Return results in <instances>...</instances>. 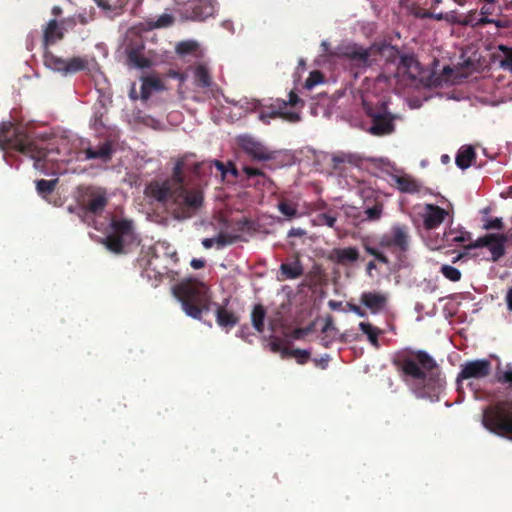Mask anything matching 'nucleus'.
I'll return each mask as SVG.
<instances>
[{
    "label": "nucleus",
    "mask_w": 512,
    "mask_h": 512,
    "mask_svg": "<svg viewBox=\"0 0 512 512\" xmlns=\"http://www.w3.org/2000/svg\"><path fill=\"white\" fill-rule=\"evenodd\" d=\"M393 364L418 398L432 399L444 388L439 365L424 350H404L395 356Z\"/></svg>",
    "instance_id": "f257e3e1"
},
{
    "label": "nucleus",
    "mask_w": 512,
    "mask_h": 512,
    "mask_svg": "<svg viewBox=\"0 0 512 512\" xmlns=\"http://www.w3.org/2000/svg\"><path fill=\"white\" fill-rule=\"evenodd\" d=\"M381 54L386 57H393L392 61L386 63L385 70L391 73L396 67L395 77L403 86L436 87L456 84L466 78L469 73L470 62H465V66L457 68L444 67L441 74L435 75L429 69L422 68L413 56H398V51L393 46L382 47Z\"/></svg>",
    "instance_id": "f03ea898"
},
{
    "label": "nucleus",
    "mask_w": 512,
    "mask_h": 512,
    "mask_svg": "<svg viewBox=\"0 0 512 512\" xmlns=\"http://www.w3.org/2000/svg\"><path fill=\"white\" fill-rule=\"evenodd\" d=\"M0 148L12 149L30 157L36 169L44 170L47 162L54 161L49 158L51 152L43 143L36 141L24 128L10 122L0 125Z\"/></svg>",
    "instance_id": "7ed1b4c3"
},
{
    "label": "nucleus",
    "mask_w": 512,
    "mask_h": 512,
    "mask_svg": "<svg viewBox=\"0 0 512 512\" xmlns=\"http://www.w3.org/2000/svg\"><path fill=\"white\" fill-rule=\"evenodd\" d=\"M174 294L181 302L184 312L194 319H201L202 313L209 311L208 287L202 282H182L174 288Z\"/></svg>",
    "instance_id": "20e7f679"
},
{
    "label": "nucleus",
    "mask_w": 512,
    "mask_h": 512,
    "mask_svg": "<svg viewBox=\"0 0 512 512\" xmlns=\"http://www.w3.org/2000/svg\"><path fill=\"white\" fill-rule=\"evenodd\" d=\"M482 424L490 432L512 440V400L497 401L483 410Z\"/></svg>",
    "instance_id": "39448f33"
},
{
    "label": "nucleus",
    "mask_w": 512,
    "mask_h": 512,
    "mask_svg": "<svg viewBox=\"0 0 512 512\" xmlns=\"http://www.w3.org/2000/svg\"><path fill=\"white\" fill-rule=\"evenodd\" d=\"M184 167V159H179L173 168V173L170 178L165 180H152L147 183L144 188L145 197L170 207L174 195V188L179 185L180 175Z\"/></svg>",
    "instance_id": "423d86ee"
},
{
    "label": "nucleus",
    "mask_w": 512,
    "mask_h": 512,
    "mask_svg": "<svg viewBox=\"0 0 512 512\" xmlns=\"http://www.w3.org/2000/svg\"><path fill=\"white\" fill-rule=\"evenodd\" d=\"M174 189L170 208L176 218H188L202 206V193L198 190L185 188L183 171L180 175L179 185Z\"/></svg>",
    "instance_id": "0eeeda50"
},
{
    "label": "nucleus",
    "mask_w": 512,
    "mask_h": 512,
    "mask_svg": "<svg viewBox=\"0 0 512 512\" xmlns=\"http://www.w3.org/2000/svg\"><path fill=\"white\" fill-rule=\"evenodd\" d=\"M365 114L371 119L369 132L375 136H382L394 130L393 117L388 111L387 102L373 103L371 98H360Z\"/></svg>",
    "instance_id": "6e6552de"
},
{
    "label": "nucleus",
    "mask_w": 512,
    "mask_h": 512,
    "mask_svg": "<svg viewBox=\"0 0 512 512\" xmlns=\"http://www.w3.org/2000/svg\"><path fill=\"white\" fill-rule=\"evenodd\" d=\"M273 100L261 112V118H282L289 122H297L300 120V113L304 107L303 98H269Z\"/></svg>",
    "instance_id": "1a4fd4ad"
},
{
    "label": "nucleus",
    "mask_w": 512,
    "mask_h": 512,
    "mask_svg": "<svg viewBox=\"0 0 512 512\" xmlns=\"http://www.w3.org/2000/svg\"><path fill=\"white\" fill-rule=\"evenodd\" d=\"M77 203L84 214L100 215L108 204L106 190L97 186H80Z\"/></svg>",
    "instance_id": "9d476101"
},
{
    "label": "nucleus",
    "mask_w": 512,
    "mask_h": 512,
    "mask_svg": "<svg viewBox=\"0 0 512 512\" xmlns=\"http://www.w3.org/2000/svg\"><path fill=\"white\" fill-rule=\"evenodd\" d=\"M111 233L106 237V246L113 253L126 252L125 246L135 240L133 223L128 219L112 220Z\"/></svg>",
    "instance_id": "9b49d317"
},
{
    "label": "nucleus",
    "mask_w": 512,
    "mask_h": 512,
    "mask_svg": "<svg viewBox=\"0 0 512 512\" xmlns=\"http://www.w3.org/2000/svg\"><path fill=\"white\" fill-rule=\"evenodd\" d=\"M382 248L391 249L399 259L410 246L409 229L406 225H394L389 233L384 234L379 241Z\"/></svg>",
    "instance_id": "f8f14e48"
},
{
    "label": "nucleus",
    "mask_w": 512,
    "mask_h": 512,
    "mask_svg": "<svg viewBox=\"0 0 512 512\" xmlns=\"http://www.w3.org/2000/svg\"><path fill=\"white\" fill-rule=\"evenodd\" d=\"M237 144L240 149L253 160L268 161L275 158V153L273 151L251 135H239L237 137Z\"/></svg>",
    "instance_id": "ddd939ff"
},
{
    "label": "nucleus",
    "mask_w": 512,
    "mask_h": 512,
    "mask_svg": "<svg viewBox=\"0 0 512 512\" xmlns=\"http://www.w3.org/2000/svg\"><path fill=\"white\" fill-rule=\"evenodd\" d=\"M492 371L491 362L488 359H477L467 361L461 365V370L457 376V382L468 379H483L490 375Z\"/></svg>",
    "instance_id": "4468645a"
},
{
    "label": "nucleus",
    "mask_w": 512,
    "mask_h": 512,
    "mask_svg": "<svg viewBox=\"0 0 512 512\" xmlns=\"http://www.w3.org/2000/svg\"><path fill=\"white\" fill-rule=\"evenodd\" d=\"M505 244L506 242L499 234L491 233L478 238L475 242H470L464 247L466 249L487 247L491 253L492 261L497 262L505 255Z\"/></svg>",
    "instance_id": "2eb2a0df"
},
{
    "label": "nucleus",
    "mask_w": 512,
    "mask_h": 512,
    "mask_svg": "<svg viewBox=\"0 0 512 512\" xmlns=\"http://www.w3.org/2000/svg\"><path fill=\"white\" fill-rule=\"evenodd\" d=\"M215 166L221 177L224 179L228 174L232 175L233 178L237 179L239 177V171L236 165L233 162H228L225 165L223 162L219 160L214 161H206L194 164V173L200 175L205 169H212Z\"/></svg>",
    "instance_id": "dca6fc26"
},
{
    "label": "nucleus",
    "mask_w": 512,
    "mask_h": 512,
    "mask_svg": "<svg viewBox=\"0 0 512 512\" xmlns=\"http://www.w3.org/2000/svg\"><path fill=\"white\" fill-rule=\"evenodd\" d=\"M388 294L384 292L369 291L363 292L360 302L370 310L372 314L381 312L388 303Z\"/></svg>",
    "instance_id": "f3484780"
},
{
    "label": "nucleus",
    "mask_w": 512,
    "mask_h": 512,
    "mask_svg": "<svg viewBox=\"0 0 512 512\" xmlns=\"http://www.w3.org/2000/svg\"><path fill=\"white\" fill-rule=\"evenodd\" d=\"M447 211L435 204H426L425 212L423 214V225L427 230H433L438 228L446 216Z\"/></svg>",
    "instance_id": "a211bd4d"
},
{
    "label": "nucleus",
    "mask_w": 512,
    "mask_h": 512,
    "mask_svg": "<svg viewBox=\"0 0 512 512\" xmlns=\"http://www.w3.org/2000/svg\"><path fill=\"white\" fill-rule=\"evenodd\" d=\"M177 4L185 5L191 3L193 19L204 20L214 14V0H174Z\"/></svg>",
    "instance_id": "6ab92c4d"
},
{
    "label": "nucleus",
    "mask_w": 512,
    "mask_h": 512,
    "mask_svg": "<svg viewBox=\"0 0 512 512\" xmlns=\"http://www.w3.org/2000/svg\"><path fill=\"white\" fill-rule=\"evenodd\" d=\"M216 306V322L221 328L229 331L238 324L240 317L233 310L229 309L226 304H216Z\"/></svg>",
    "instance_id": "aec40b11"
},
{
    "label": "nucleus",
    "mask_w": 512,
    "mask_h": 512,
    "mask_svg": "<svg viewBox=\"0 0 512 512\" xmlns=\"http://www.w3.org/2000/svg\"><path fill=\"white\" fill-rule=\"evenodd\" d=\"M175 53L182 58H201L204 55V50L202 49L199 42L193 39H188L180 41L175 45Z\"/></svg>",
    "instance_id": "412c9836"
},
{
    "label": "nucleus",
    "mask_w": 512,
    "mask_h": 512,
    "mask_svg": "<svg viewBox=\"0 0 512 512\" xmlns=\"http://www.w3.org/2000/svg\"><path fill=\"white\" fill-rule=\"evenodd\" d=\"M165 90V81L157 75H148L141 79V96H151Z\"/></svg>",
    "instance_id": "4be33fe9"
},
{
    "label": "nucleus",
    "mask_w": 512,
    "mask_h": 512,
    "mask_svg": "<svg viewBox=\"0 0 512 512\" xmlns=\"http://www.w3.org/2000/svg\"><path fill=\"white\" fill-rule=\"evenodd\" d=\"M86 160L99 159L103 162H108L112 158L113 147L111 142L106 141L101 143L98 147H88L83 150Z\"/></svg>",
    "instance_id": "5701e85b"
},
{
    "label": "nucleus",
    "mask_w": 512,
    "mask_h": 512,
    "mask_svg": "<svg viewBox=\"0 0 512 512\" xmlns=\"http://www.w3.org/2000/svg\"><path fill=\"white\" fill-rule=\"evenodd\" d=\"M330 259L339 265H347L359 259V252L355 247L333 249Z\"/></svg>",
    "instance_id": "b1692460"
},
{
    "label": "nucleus",
    "mask_w": 512,
    "mask_h": 512,
    "mask_svg": "<svg viewBox=\"0 0 512 512\" xmlns=\"http://www.w3.org/2000/svg\"><path fill=\"white\" fill-rule=\"evenodd\" d=\"M303 273L304 269L299 256H296L292 262L280 265L281 280H294L301 277Z\"/></svg>",
    "instance_id": "393cba45"
},
{
    "label": "nucleus",
    "mask_w": 512,
    "mask_h": 512,
    "mask_svg": "<svg viewBox=\"0 0 512 512\" xmlns=\"http://www.w3.org/2000/svg\"><path fill=\"white\" fill-rule=\"evenodd\" d=\"M373 50H366L358 46H350L346 48L345 55L350 59L353 65L357 67H366L368 59Z\"/></svg>",
    "instance_id": "a878e982"
},
{
    "label": "nucleus",
    "mask_w": 512,
    "mask_h": 512,
    "mask_svg": "<svg viewBox=\"0 0 512 512\" xmlns=\"http://www.w3.org/2000/svg\"><path fill=\"white\" fill-rule=\"evenodd\" d=\"M393 179L397 189L402 193L414 194L420 191L419 183L409 175H395Z\"/></svg>",
    "instance_id": "bb28decb"
},
{
    "label": "nucleus",
    "mask_w": 512,
    "mask_h": 512,
    "mask_svg": "<svg viewBox=\"0 0 512 512\" xmlns=\"http://www.w3.org/2000/svg\"><path fill=\"white\" fill-rule=\"evenodd\" d=\"M63 37V32L61 27L58 25L57 21L51 20L47 24L44 30V45L45 47L54 44L56 41L60 40Z\"/></svg>",
    "instance_id": "cd10ccee"
},
{
    "label": "nucleus",
    "mask_w": 512,
    "mask_h": 512,
    "mask_svg": "<svg viewBox=\"0 0 512 512\" xmlns=\"http://www.w3.org/2000/svg\"><path fill=\"white\" fill-rule=\"evenodd\" d=\"M476 153L472 146L462 147L456 155V165L461 169H467L475 159Z\"/></svg>",
    "instance_id": "c85d7f7f"
},
{
    "label": "nucleus",
    "mask_w": 512,
    "mask_h": 512,
    "mask_svg": "<svg viewBox=\"0 0 512 512\" xmlns=\"http://www.w3.org/2000/svg\"><path fill=\"white\" fill-rule=\"evenodd\" d=\"M498 53L495 55L499 66L512 73V48L505 45L498 46Z\"/></svg>",
    "instance_id": "c756f323"
},
{
    "label": "nucleus",
    "mask_w": 512,
    "mask_h": 512,
    "mask_svg": "<svg viewBox=\"0 0 512 512\" xmlns=\"http://www.w3.org/2000/svg\"><path fill=\"white\" fill-rule=\"evenodd\" d=\"M359 328L367 336L371 345L375 348H379L380 345L378 338L382 334V330L368 322H360Z\"/></svg>",
    "instance_id": "7c9ffc66"
},
{
    "label": "nucleus",
    "mask_w": 512,
    "mask_h": 512,
    "mask_svg": "<svg viewBox=\"0 0 512 512\" xmlns=\"http://www.w3.org/2000/svg\"><path fill=\"white\" fill-rule=\"evenodd\" d=\"M362 159L356 155L351 153H338L333 155L332 157V163L334 169H339L340 165L343 163H348L353 166H359Z\"/></svg>",
    "instance_id": "2f4dec72"
},
{
    "label": "nucleus",
    "mask_w": 512,
    "mask_h": 512,
    "mask_svg": "<svg viewBox=\"0 0 512 512\" xmlns=\"http://www.w3.org/2000/svg\"><path fill=\"white\" fill-rule=\"evenodd\" d=\"M266 317V310L263 305L257 304L254 306L251 313V321L254 329L258 333H262L264 331V320Z\"/></svg>",
    "instance_id": "473e14b6"
},
{
    "label": "nucleus",
    "mask_w": 512,
    "mask_h": 512,
    "mask_svg": "<svg viewBox=\"0 0 512 512\" xmlns=\"http://www.w3.org/2000/svg\"><path fill=\"white\" fill-rule=\"evenodd\" d=\"M44 63L51 70L61 72L63 74L65 73L66 59L58 57L51 52L45 51Z\"/></svg>",
    "instance_id": "72a5a7b5"
},
{
    "label": "nucleus",
    "mask_w": 512,
    "mask_h": 512,
    "mask_svg": "<svg viewBox=\"0 0 512 512\" xmlns=\"http://www.w3.org/2000/svg\"><path fill=\"white\" fill-rule=\"evenodd\" d=\"M88 66V61L86 58L82 57H73L70 59H66L65 65V73L64 74H72L78 71L86 69Z\"/></svg>",
    "instance_id": "f704fd0d"
},
{
    "label": "nucleus",
    "mask_w": 512,
    "mask_h": 512,
    "mask_svg": "<svg viewBox=\"0 0 512 512\" xmlns=\"http://www.w3.org/2000/svg\"><path fill=\"white\" fill-rule=\"evenodd\" d=\"M365 220L378 221L383 214V203L381 201H375L372 207H367L363 211Z\"/></svg>",
    "instance_id": "c9c22d12"
},
{
    "label": "nucleus",
    "mask_w": 512,
    "mask_h": 512,
    "mask_svg": "<svg viewBox=\"0 0 512 512\" xmlns=\"http://www.w3.org/2000/svg\"><path fill=\"white\" fill-rule=\"evenodd\" d=\"M283 356L294 357L297 360V363L303 365L310 358V352L302 349H288L284 348Z\"/></svg>",
    "instance_id": "e433bc0d"
},
{
    "label": "nucleus",
    "mask_w": 512,
    "mask_h": 512,
    "mask_svg": "<svg viewBox=\"0 0 512 512\" xmlns=\"http://www.w3.org/2000/svg\"><path fill=\"white\" fill-rule=\"evenodd\" d=\"M56 182H57V180H45V179L38 180L36 182L37 192L42 197H47L54 191Z\"/></svg>",
    "instance_id": "4c0bfd02"
},
{
    "label": "nucleus",
    "mask_w": 512,
    "mask_h": 512,
    "mask_svg": "<svg viewBox=\"0 0 512 512\" xmlns=\"http://www.w3.org/2000/svg\"><path fill=\"white\" fill-rule=\"evenodd\" d=\"M107 104H112V98H98L97 102L94 104V117L96 122L102 123V118L107 110Z\"/></svg>",
    "instance_id": "58836bf2"
},
{
    "label": "nucleus",
    "mask_w": 512,
    "mask_h": 512,
    "mask_svg": "<svg viewBox=\"0 0 512 512\" xmlns=\"http://www.w3.org/2000/svg\"><path fill=\"white\" fill-rule=\"evenodd\" d=\"M278 209L279 211L289 219L294 218L297 216V205L291 201L288 200H281L278 203Z\"/></svg>",
    "instance_id": "ea45409f"
},
{
    "label": "nucleus",
    "mask_w": 512,
    "mask_h": 512,
    "mask_svg": "<svg viewBox=\"0 0 512 512\" xmlns=\"http://www.w3.org/2000/svg\"><path fill=\"white\" fill-rule=\"evenodd\" d=\"M440 272L446 279H448L452 282L459 281L462 276L459 269H457L451 265H447V264L441 266Z\"/></svg>",
    "instance_id": "a19ab883"
},
{
    "label": "nucleus",
    "mask_w": 512,
    "mask_h": 512,
    "mask_svg": "<svg viewBox=\"0 0 512 512\" xmlns=\"http://www.w3.org/2000/svg\"><path fill=\"white\" fill-rule=\"evenodd\" d=\"M173 17L169 13H163L155 21L150 22L151 28H166L173 24Z\"/></svg>",
    "instance_id": "79ce46f5"
},
{
    "label": "nucleus",
    "mask_w": 512,
    "mask_h": 512,
    "mask_svg": "<svg viewBox=\"0 0 512 512\" xmlns=\"http://www.w3.org/2000/svg\"><path fill=\"white\" fill-rule=\"evenodd\" d=\"M363 248L368 254L374 256L375 259L378 260L380 263L386 265L389 264V259L387 258V256L381 251H379L377 248L370 246L366 242L363 243Z\"/></svg>",
    "instance_id": "37998d69"
},
{
    "label": "nucleus",
    "mask_w": 512,
    "mask_h": 512,
    "mask_svg": "<svg viewBox=\"0 0 512 512\" xmlns=\"http://www.w3.org/2000/svg\"><path fill=\"white\" fill-rule=\"evenodd\" d=\"M238 239L237 236L229 235L226 233H220L215 237L216 246L218 249L223 248L227 245H231Z\"/></svg>",
    "instance_id": "c03bdc74"
},
{
    "label": "nucleus",
    "mask_w": 512,
    "mask_h": 512,
    "mask_svg": "<svg viewBox=\"0 0 512 512\" xmlns=\"http://www.w3.org/2000/svg\"><path fill=\"white\" fill-rule=\"evenodd\" d=\"M195 81L202 86L209 84V75L207 70L203 66H198L194 70Z\"/></svg>",
    "instance_id": "a18cd8bd"
},
{
    "label": "nucleus",
    "mask_w": 512,
    "mask_h": 512,
    "mask_svg": "<svg viewBox=\"0 0 512 512\" xmlns=\"http://www.w3.org/2000/svg\"><path fill=\"white\" fill-rule=\"evenodd\" d=\"M503 226L502 218H483V228L485 230H501Z\"/></svg>",
    "instance_id": "49530a36"
},
{
    "label": "nucleus",
    "mask_w": 512,
    "mask_h": 512,
    "mask_svg": "<svg viewBox=\"0 0 512 512\" xmlns=\"http://www.w3.org/2000/svg\"><path fill=\"white\" fill-rule=\"evenodd\" d=\"M495 377H496L497 382H499L501 384H507L510 387H512V369L511 368H509L506 371H501L500 369H498Z\"/></svg>",
    "instance_id": "de8ad7c7"
},
{
    "label": "nucleus",
    "mask_w": 512,
    "mask_h": 512,
    "mask_svg": "<svg viewBox=\"0 0 512 512\" xmlns=\"http://www.w3.org/2000/svg\"><path fill=\"white\" fill-rule=\"evenodd\" d=\"M323 81L322 75L318 71L311 72L308 79L305 82V88L307 90H311L317 84H320Z\"/></svg>",
    "instance_id": "09e8293b"
},
{
    "label": "nucleus",
    "mask_w": 512,
    "mask_h": 512,
    "mask_svg": "<svg viewBox=\"0 0 512 512\" xmlns=\"http://www.w3.org/2000/svg\"><path fill=\"white\" fill-rule=\"evenodd\" d=\"M453 232H450L447 235V241H451L454 243H465L471 240V235L469 232H460L459 234L453 235Z\"/></svg>",
    "instance_id": "8fccbe9b"
},
{
    "label": "nucleus",
    "mask_w": 512,
    "mask_h": 512,
    "mask_svg": "<svg viewBox=\"0 0 512 512\" xmlns=\"http://www.w3.org/2000/svg\"><path fill=\"white\" fill-rule=\"evenodd\" d=\"M318 221L322 225H326L330 228H333L336 224L337 219L335 216H333L331 214L322 213V214L318 215Z\"/></svg>",
    "instance_id": "3c124183"
},
{
    "label": "nucleus",
    "mask_w": 512,
    "mask_h": 512,
    "mask_svg": "<svg viewBox=\"0 0 512 512\" xmlns=\"http://www.w3.org/2000/svg\"><path fill=\"white\" fill-rule=\"evenodd\" d=\"M444 21L450 23V24H467L466 21H463L460 19L458 14L455 11H450L445 13Z\"/></svg>",
    "instance_id": "603ef678"
},
{
    "label": "nucleus",
    "mask_w": 512,
    "mask_h": 512,
    "mask_svg": "<svg viewBox=\"0 0 512 512\" xmlns=\"http://www.w3.org/2000/svg\"><path fill=\"white\" fill-rule=\"evenodd\" d=\"M225 102L227 105H222L221 104V109H220V113L223 117H228L231 115V105H234L236 106L237 105V102L232 98H224Z\"/></svg>",
    "instance_id": "864d4df0"
},
{
    "label": "nucleus",
    "mask_w": 512,
    "mask_h": 512,
    "mask_svg": "<svg viewBox=\"0 0 512 512\" xmlns=\"http://www.w3.org/2000/svg\"><path fill=\"white\" fill-rule=\"evenodd\" d=\"M476 100V102L481 105V106H491V107H495V106H498L500 103L503 102V98H501L500 100H494L492 98H484V97H481V98H474Z\"/></svg>",
    "instance_id": "5fc2aeb1"
},
{
    "label": "nucleus",
    "mask_w": 512,
    "mask_h": 512,
    "mask_svg": "<svg viewBox=\"0 0 512 512\" xmlns=\"http://www.w3.org/2000/svg\"><path fill=\"white\" fill-rule=\"evenodd\" d=\"M402 6L405 7L415 17L428 18L427 16L420 15V14L428 13L427 11H424L420 8H415L414 6L410 5L408 2L404 3V5H402Z\"/></svg>",
    "instance_id": "6e6d98bb"
},
{
    "label": "nucleus",
    "mask_w": 512,
    "mask_h": 512,
    "mask_svg": "<svg viewBox=\"0 0 512 512\" xmlns=\"http://www.w3.org/2000/svg\"><path fill=\"white\" fill-rule=\"evenodd\" d=\"M243 172L245 173L247 178H252V177L263 176L264 175L262 170H260L258 168L249 167V166L243 167Z\"/></svg>",
    "instance_id": "4d7b16f0"
},
{
    "label": "nucleus",
    "mask_w": 512,
    "mask_h": 512,
    "mask_svg": "<svg viewBox=\"0 0 512 512\" xmlns=\"http://www.w3.org/2000/svg\"><path fill=\"white\" fill-rule=\"evenodd\" d=\"M348 307H349L350 311L354 312L358 316H360V317L366 316V311L363 310L360 306H358L356 304L349 303Z\"/></svg>",
    "instance_id": "13d9d810"
},
{
    "label": "nucleus",
    "mask_w": 512,
    "mask_h": 512,
    "mask_svg": "<svg viewBox=\"0 0 512 512\" xmlns=\"http://www.w3.org/2000/svg\"><path fill=\"white\" fill-rule=\"evenodd\" d=\"M306 231L302 228H291L288 232V237H302Z\"/></svg>",
    "instance_id": "bf43d9fd"
},
{
    "label": "nucleus",
    "mask_w": 512,
    "mask_h": 512,
    "mask_svg": "<svg viewBox=\"0 0 512 512\" xmlns=\"http://www.w3.org/2000/svg\"><path fill=\"white\" fill-rule=\"evenodd\" d=\"M190 265L194 269H201L205 266V260L200 258H193Z\"/></svg>",
    "instance_id": "052dcab7"
},
{
    "label": "nucleus",
    "mask_w": 512,
    "mask_h": 512,
    "mask_svg": "<svg viewBox=\"0 0 512 512\" xmlns=\"http://www.w3.org/2000/svg\"><path fill=\"white\" fill-rule=\"evenodd\" d=\"M270 348L273 352H280L283 355V350L281 342L279 340H274L270 343Z\"/></svg>",
    "instance_id": "680f3d73"
},
{
    "label": "nucleus",
    "mask_w": 512,
    "mask_h": 512,
    "mask_svg": "<svg viewBox=\"0 0 512 512\" xmlns=\"http://www.w3.org/2000/svg\"><path fill=\"white\" fill-rule=\"evenodd\" d=\"M407 99H408V104H409L410 108L414 109V108H419L421 106V98L414 97V98H407Z\"/></svg>",
    "instance_id": "e2e57ef3"
},
{
    "label": "nucleus",
    "mask_w": 512,
    "mask_h": 512,
    "mask_svg": "<svg viewBox=\"0 0 512 512\" xmlns=\"http://www.w3.org/2000/svg\"><path fill=\"white\" fill-rule=\"evenodd\" d=\"M421 15L440 21V20H444L445 13H424Z\"/></svg>",
    "instance_id": "0e129e2a"
},
{
    "label": "nucleus",
    "mask_w": 512,
    "mask_h": 512,
    "mask_svg": "<svg viewBox=\"0 0 512 512\" xmlns=\"http://www.w3.org/2000/svg\"><path fill=\"white\" fill-rule=\"evenodd\" d=\"M202 245L206 249L212 248L214 245H216L215 238H205L202 240Z\"/></svg>",
    "instance_id": "69168bd1"
},
{
    "label": "nucleus",
    "mask_w": 512,
    "mask_h": 512,
    "mask_svg": "<svg viewBox=\"0 0 512 512\" xmlns=\"http://www.w3.org/2000/svg\"><path fill=\"white\" fill-rule=\"evenodd\" d=\"M494 11V7L489 4V5H485L483 6L481 9H480V14L485 16V15H490L492 14Z\"/></svg>",
    "instance_id": "338daca9"
},
{
    "label": "nucleus",
    "mask_w": 512,
    "mask_h": 512,
    "mask_svg": "<svg viewBox=\"0 0 512 512\" xmlns=\"http://www.w3.org/2000/svg\"><path fill=\"white\" fill-rule=\"evenodd\" d=\"M506 301L508 304V308L512 311V288L509 289L506 295Z\"/></svg>",
    "instance_id": "774afa93"
}]
</instances>
